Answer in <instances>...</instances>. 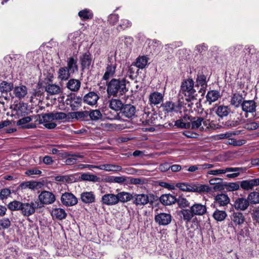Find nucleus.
Listing matches in <instances>:
<instances>
[{"mask_svg": "<svg viewBox=\"0 0 259 259\" xmlns=\"http://www.w3.org/2000/svg\"><path fill=\"white\" fill-rule=\"evenodd\" d=\"M228 51L231 56L235 57L240 56L246 61L247 55H256V58H259V49H256L253 46H246L243 48L242 45H237L229 47Z\"/></svg>", "mask_w": 259, "mask_h": 259, "instance_id": "obj_1", "label": "nucleus"}, {"mask_svg": "<svg viewBox=\"0 0 259 259\" xmlns=\"http://www.w3.org/2000/svg\"><path fill=\"white\" fill-rule=\"evenodd\" d=\"M125 79H112L107 85V93L110 96H118L122 95L128 90L126 88Z\"/></svg>", "mask_w": 259, "mask_h": 259, "instance_id": "obj_2", "label": "nucleus"}, {"mask_svg": "<svg viewBox=\"0 0 259 259\" xmlns=\"http://www.w3.org/2000/svg\"><path fill=\"white\" fill-rule=\"evenodd\" d=\"M187 118L190 121L189 122H190V127L194 130L199 128L200 131H206L216 127L215 123L209 119L203 121L202 117L190 116H188Z\"/></svg>", "mask_w": 259, "mask_h": 259, "instance_id": "obj_3", "label": "nucleus"}, {"mask_svg": "<svg viewBox=\"0 0 259 259\" xmlns=\"http://www.w3.org/2000/svg\"><path fill=\"white\" fill-rule=\"evenodd\" d=\"M180 92L189 98V99L195 98L196 91L194 88V81L192 79H188L183 81L181 85Z\"/></svg>", "mask_w": 259, "mask_h": 259, "instance_id": "obj_4", "label": "nucleus"}, {"mask_svg": "<svg viewBox=\"0 0 259 259\" xmlns=\"http://www.w3.org/2000/svg\"><path fill=\"white\" fill-rule=\"evenodd\" d=\"M37 207L36 202L31 201L28 202L22 203L21 212L24 215L28 217L33 214Z\"/></svg>", "mask_w": 259, "mask_h": 259, "instance_id": "obj_5", "label": "nucleus"}, {"mask_svg": "<svg viewBox=\"0 0 259 259\" xmlns=\"http://www.w3.org/2000/svg\"><path fill=\"white\" fill-rule=\"evenodd\" d=\"M187 192H197L201 194L204 192L208 193L211 191L210 187L206 185L187 183Z\"/></svg>", "mask_w": 259, "mask_h": 259, "instance_id": "obj_6", "label": "nucleus"}, {"mask_svg": "<svg viewBox=\"0 0 259 259\" xmlns=\"http://www.w3.org/2000/svg\"><path fill=\"white\" fill-rule=\"evenodd\" d=\"M44 121H52L53 120H60L63 119H68V113L66 114L64 112H51L49 113L44 114Z\"/></svg>", "mask_w": 259, "mask_h": 259, "instance_id": "obj_7", "label": "nucleus"}, {"mask_svg": "<svg viewBox=\"0 0 259 259\" xmlns=\"http://www.w3.org/2000/svg\"><path fill=\"white\" fill-rule=\"evenodd\" d=\"M38 199L41 204L48 205L54 203L56 200L54 194L48 191H44L38 196Z\"/></svg>", "mask_w": 259, "mask_h": 259, "instance_id": "obj_8", "label": "nucleus"}, {"mask_svg": "<svg viewBox=\"0 0 259 259\" xmlns=\"http://www.w3.org/2000/svg\"><path fill=\"white\" fill-rule=\"evenodd\" d=\"M61 201L64 205L67 206H73L78 202L77 198L73 194L67 192L62 194Z\"/></svg>", "mask_w": 259, "mask_h": 259, "instance_id": "obj_9", "label": "nucleus"}, {"mask_svg": "<svg viewBox=\"0 0 259 259\" xmlns=\"http://www.w3.org/2000/svg\"><path fill=\"white\" fill-rule=\"evenodd\" d=\"M171 215L167 213H160L155 217V222L159 225L162 226L169 224L171 221Z\"/></svg>", "mask_w": 259, "mask_h": 259, "instance_id": "obj_10", "label": "nucleus"}, {"mask_svg": "<svg viewBox=\"0 0 259 259\" xmlns=\"http://www.w3.org/2000/svg\"><path fill=\"white\" fill-rule=\"evenodd\" d=\"M101 202L106 205H115L118 204L117 195L112 193L105 194L102 196Z\"/></svg>", "mask_w": 259, "mask_h": 259, "instance_id": "obj_11", "label": "nucleus"}, {"mask_svg": "<svg viewBox=\"0 0 259 259\" xmlns=\"http://www.w3.org/2000/svg\"><path fill=\"white\" fill-rule=\"evenodd\" d=\"M248 200L243 197L237 198L234 202L233 206L236 210H245L249 206Z\"/></svg>", "mask_w": 259, "mask_h": 259, "instance_id": "obj_12", "label": "nucleus"}, {"mask_svg": "<svg viewBox=\"0 0 259 259\" xmlns=\"http://www.w3.org/2000/svg\"><path fill=\"white\" fill-rule=\"evenodd\" d=\"M164 95L158 92L151 93L149 96V102L151 105H156L163 100Z\"/></svg>", "mask_w": 259, "mask_h": 259, "instance_id": "obj_13", "label": "nucleus"}, {"mask_svg": "<svg viewBox=\"0 0 259 259\" xmlns=\"http://www.w3.org/2000/svg\"><path fill=\"white\" fill-rule=\"evenodd\" d=\"M98 100V95L94 92H89L85 94L83 97V102L91 106L96 105Z\"/></svg>", "mask_w": 259, "mask_h": 259, "instance_id": "obj_14", "label": "nucleus"}, {"mask_svg": "<svg viewBox=\"0 0 259 259\" xmlns=\"http://www.w3.org/2000/svg\"><path fill=\"white\" fill-rule=\"evenodd\" d=\"M191 208L194 215H203L207 212L206 206L200 203H195Z\"/></svg>", "mask_w": 259, "mask_h": 259, "instance_id": "obj_15", "label": "nucleus"}, {"mask_svg": "<svg viewBox=\"0 0 259 259\" xmlns=\"http://www.w3.org/2000/svg\"><path fill=\"white\" fill-rule=\"evenodd\" d=\"M256 105L253 100H244L241 104V108L246 113H253L256 111Z\"/></svg>", "mask_w": 259, "mask_h": 259, "instance_id": "obj_16", "label": "nucleus"}, {"mask_svg": "<svg viewBox=\"0 0 259 259\" xmlns=\"http://www.w3.org/2000/svg\"><path fill=\"white\" fill-rule=\"evenodd\" d=\"M258 186H259V178L242 181L240 183V187L245 190H251L254 187Z\"/></svg>", "mask_w": 259, "mask_h": 259, "instance_id": "obj_17", "label": "nucleus"}, {"mask_svg": "<svg viewBox=\"0 0 259 259\" xmlns=\"http://www.w3.org/2000/svg\"><path fill=\"white\" fill-rule=\"evenodd\" d=\"M230 219L231 222L235 226L242 225L245 221L244 215L239 211H233L230 215Z\"/></svg>", "mask_w": 259, "mask_h": 259, "instance_id": "obj_18", "label": "nucleus"}, {"mask_svg": "<svg viewBox=\"0 0 259 259\" xmlns=\"http://www.w3.org/2000/svg\"><path fill=\"white\" fill-rule=\"evenodd\" d=\"M134 203L136 205H145L149 201L148 195L145 194H135L133 196Z\"/></svg>", "mask_w": 259, "mask_h": 259, "instance_id": "obj_19", "label": "nucleus"}, {"mask_svg": "<svg viewBox=\"0 0 259 259\" xmlns=\"http://www.w3.org/2000/svg\"><path fill=\"white\" fill-rule=\"evenodd\" d=\"M116 64L115 62H110L107 64L106 71L103 75V80H108L111 77H112L115 72Z\"/></svg>", "mask_w": 259, "mask_h": 259, "instance_id": "obj_20", "label": "nucleus"}, {"mask_svg": "<svg viewBox=\"0 0 259 259\" xmlns=\"http://www.w3.org/2000/svg\"><path fill=\"white\" fill-rule=\"evenodd\" d=\"M239 170V167H226L222 169H212L207 172L206 176L207 177L209 175L219 176L230 171H238Z\"/></svg>", "mask_w": 259, "mask_h": 259, "instance_id": "obj_21", "label": "nucleus"}, {"mask_svg": "<svg viewBox=\"0 0 259 259\" xmlns=\"http://www.w3.org/2000/svg\"><path fill=\"white\" fill-rule=\"evenodd\" d=\"M80 199L84 203H92L95 202L96 196L94 192L84 191L80 194Z\"/></svg>", "mask_w": 259, "mask_h": 259, "instance_id": "obj_22", "label": "nucleus"}, {"mask_svg": "<svg viewBox=\"0 0 259 259\" xmlns=\"http://www.w3.org/2000/svg\"><path fill=\"white\" fill-rule=\"evenodd\" d=\"M43 186L44 184L41 182L28 181L21 183L20 185V187L22 189L28 188L31 190H34L40 189Z\"/></svg>", "mask_w": 259, "mask_h": 259, "instance_id": "obj_23", "label": "nucleus"}, {"mask_svg": "<svg viewBox=\"0 0 259 259\" xmlns=\"http://www.w3.org/2000/svg\"><path fill=\"white\" fill-rule=\"evenodd\" d=\"M89 116V111H82L68 113V119H76L77 120H84Z\"/></svg>", "mask_w": 259, "mask_h": 259, "instance_id": "obj_24", "label": "nucleus"}, {"mask_svg": "<svg viewBox=\"0 0 259 259\" xmlns=\"http://www.w3.org/2000/svg\"><path fill=\"white\" fill-rule=\"evenodd\" d=\"M117 203H126L133 199V195L129 192L122 191L117 194Z\"/></svg>", "mask_w": 259, "mask_h": 259, "instance_id": "obj_25", "label": "nucleus"}, {"mask_svg": "<svg viewBox=\"0 0 259 259\" xmlns=\"http://www.w3.org/2000/svg\"><path fill=\"white\" fill-rule=\"evenodd\" d=\"M98 169L107 171L117 172L122 171L121 166L112 164H106L99 165Z\"/></svg>", "mask_w": 259, "mask_h": 259, "instance_id": "obj_26", "label": "nucleus"}, {"mask_svg": "<svg viewBox=\"0 0 259 259\" xmlns=\"http://www.w3.org/2000/svg\"><path fill=\"white\" fill-rule=\"evenodd\" d=\"M160 201L165 205H170L177 201L176 198L170 194L162 195L160 197Z\"/></svg>", "mask_w": 259, "mask_h": 259, "instance_id": "obj_27", "label": "nucleus"}, {"mask_svg": "<svg viewBox=\"0 0 259 259\" xmlns=\"http://www.w3.org/2000/svg\"><path fill=\"white\" fill-rule=\"evenodd\" d=\"M136 113L135 107L130 104L123 105L122 109V115L127 118H131L134 116Z\"/></svg>", "mask_w": 259, "mask_h": 259, "instance_id": "obj_28", "label": "nucleus"}, {"mask_svg": "<svg viewBox=\"0 0 259 259\" xmlns=\"http://www.w3.org/2000/svg\"><path fill=\"white\" fill-rule=\"evenodd\" d=\"M243 96L239 93H234L231 96L230 99V104L235 108H238L243 102Z\"/></svg>", "mask_w": 259, "mask_h": 259, "instance_id": "obj_29", "label": "nucleus"}, {"mask_svg": "<svg viewBox=\"0 0 259 259\" xmlns=\"http://www.w3.org/2000/svg\"><path fill=\"white\" fill-rule=\"evenodd\" d=\"M230 112V107L223 105L219 106L215 110V113L221 118L227 116Z\"/></svg>", "mask_w": 259, "mask_h": 259, "instance_id": "obj_30", "label": "nucleus"}, {"mask_svg": "<svg viewBox=\"0 0 259 259\" xmlns=\"http://www.w3.org/2000/svg\"><path fill=\"white\" fill-rule=\"evenodd\" d=\"M71 73H74L78 70L77 59L71 57L68 58L67 61V67H66Z\"/></svg>", "mask_w": 259, "mask_h": 259, "instance_id": "obj_31", "label": "nucleus"}, {"mask_svg": "<svg viewBox=\"0 0 259 259\" xmlns=\"http://www.w3.org/2000/svg\"><path fill=\"white\" fill-rule=\"evenodd\" d=\"M109 107L111 109L118 112V111L122 110L123 104L119 99H112L109 101Z\"/></svg>", "mask_w": 259, "mask_h": 259, "instance_id": "obj_32", "label": "nucleus"}, {"mask_svg": "<svg viewBox=\"0 0 259 259\" xmlns=\"http://www.w3.org/2000/svg\"><path fill=\"white\" fill-rule=\"evenodd\" d=\"M164 111L166 112H177L179 109V105H177L171 101H166L162 104Z\"/></svg>", "mask_w": 259, "mask_h": 259, "instance_id": "obj_33", "label": "nucleus"}, {"mask_svg": "<svg viewBox=\"0 0 259 259\" xmlns=\"http://www.w3.org/2000/svg\"><path fill=\"white\" fill-rule=\"evenodd\" d=\"M81 82L78 79H70L67 83V88L72 92H77L80 88Z\"/></svg>", "mask_w": 259, "mask_h": 259, "instance_id": "obj_34", "label": "nucleus"}, {"mask_svg": "<svg viewBox=\"0 0 259 259\" xmlns=\"http://www.w3.org/2000/svg\"><path fill=\"white\" fill-rule=\"evenodd\" d=\"M14 94L17 98L22 99L27 94V88L24 85L16 87L14 90Z\"/></svg>", "mask_w": 259, "mask_h": 259, "instance_id": "obj_35", "label": "nucleus"}, {"mask_svg": "<svg viewBox=\"0 0 259 259\" xmlns=\"http://www.w3.org/2000/svg\"><path fill=\"white\" fill-rule=\"evenodd\" d=\"M51 214L53 218L61 220L66 218L67 213L65 210L60 208H56L52 210Z\"/></svg>", "mask_w": 259, "mask_h": 259, "instance_id": "obj_36", "label": "nucleus"}, {"mask_svg": "<svg viewBox=\"0 0 259 259\" xmlns=\"http://www.w3.org/2000/svg\"><path fill=\"white\" fill-rule=\"evenodd\" d=\"M215 200L219 206H225L229 203L230 198L227 195L221 194L215 196Z\"/></svg>", "mask_w": 259, "mask_h": 259, "instance_id": "obj_37", "label": "nucleus"}, {"mask_svg": "<svg viewBox=\"0 0 259 259\" xmlns=\"http://www.w3.org/2000/svg\"><path fill=\"white\" fill-rule=\"evenodd\" d=\"M221 97L220 93L219 91L215 90H212L209 91L206 96L207 101L209 104L214 102Z\"/></svg>", "mask_w": 259, "mask_h": 259, "instance_id": "obj_38", "label": "nucleus"}, {"mask_svg": "<svg viewBox=\"0 0 259 259\" xmlns=\"http://www.w3.org/2000/svg\"><path fill=\"white\" fill-rule=\"evenodd\" d=\"M196 83L197 84L196 87H198L200 85L201 88L200 89L199 92L201 93L203 92L204 91V89L207 86L206 77L203 74L198 75L196 79Z\"/></svg>", "mask_w": 259, "mask_h": 259, "instance_id": "obj_39", "label": "nucleus"}, {"mask_svg": "<svg viewBox=\"0 0 259 259\" xmlns=\"http://www.w3.org/2000/svg\"><path fill=\"white\" fill-rule=\"evenodd\" d=\"M180 213L181 218L186 222H190L194 216L191 207L190 209H185L181 210Z\"/></svg>", "mask_w": 259, "mask_h": 259, "instance_id": "obj_40", "label": "nucleus"}, {"mask_svg": "<svg viewBox=\"0 0 259 259\" xmlns=\"http://www.w3.org/2000/svg\"><path fill=\"white\" fill-rule=\"evenodd\" d=\"M81 64L83 68H89L92 63L91 55L85 53L80 57Z\"/></svg>", "mask_w": 259, "mask_h": 259, "instance_id": "obj_41", "label": "nucleus"}, {"mask_svg": "<svg viewBox=\"0 0 259 259\" xmlns=\"http://www.w3.org/2000/svg\"><path fill=\"white\" fill-rule=\"evenodd\" d=\"M71 74L66 67H61L58 72V77L61 80H67Z\"/></svg>", "mask_w": 259, "mask_h": 259, "instance_id": "obj_42", "label": "nucleus"}, {"mask_svg": "<svg viewBox=\"0 0 259 259\" xmlns=\"http://www.w3.org/2000/svg\"><path fill=\"white\" fill-rule=\"evenodd\" d=\"M80 178L83 181L92 182H99L100 181V178L95 175L91 174L90 173L81 174Z\"/></svg>", "mask_w": 259, "mask_h": 259, "instance_id": "obj_43", "label": "nucleus"}, {"mask_svg": "<svg viewBox=\"0 0 259 259\" xmlns=\"http://www.w3.org/2000/svg\"><path fill=\"white\" fill-rule=\"evenodd\" d=\"M103 115L106 119L110 120L117 119L118 118L119 114L116 111H111L109 109H106L103 111Z\"/></svg>", "mask_w": 259, "mask_h": 259, "instance_id": "obj_44", "label": "nucleus"}, {"mask_svg": "<svg viewBox=\"0 0 259 259\" xmlns=\"http://www.w3.org/2000/svg\"><path fill=\"white\" fill-rule=\"evenodd\" d=\"M227 214L225 211L220 210L217 209L213 213L212 217L218 222L224 221L227 217Z\"/></svg>", "mask_w": 259, "mask_h": 259, "instance_id": "obj_45", "label": "nucleus"}, {"mask_svg": "<svg viewBox=\"0 0 259 259\" xmlns=\"http://www.w3.org/2000/svg\"><path fill=\"white\" fill-rule=\"evenodd\" d=\"M46 91L50 95H56L60 93V88L55 84H49L45 89Z\"/></svg>", "mask_w": 259, "mask_h": 259, "instance_id": "obj_46", "label": "nucleus"}, {"mask_svg": "<svg viewBox=\"0 0 259 259\" xmlns=\"http://www.w3.org/2000/svg\"><path fill=\"white\" fill-rule=\"evenodd\" d=\"M188 116L187 115L184 116L183 119L176 120L175 125L181 128H190V122L187 121L188 120L187 118Z\"/></svg>", "mask_w": 259, "mask_h": 259, "instance_id": "obj_47", "label": "nucleus"}, {"mask_svg": "<svg viewBox=\"0 0 259 259\" xmlns=\"http://www.w3.org/2000/svg\"><path fill=\"white\" fill-rule=\"evenodd\" d=\"M82 99L79 97H74L70 101V106L72 110H76L81 105Z\"/></svg>", "mask_w": 259, "mask_h": 259, "instance_id": "obj_48", "label": "nucleus"}, {"mask_svg": "<svg viewBox=\"0 0 259 259\" xmlns=\"http://www.w3.org/2000/svg\"><path fill=\"white\" fill-rule=\"evenodd\" d=\"M78 16L82 20H88L92 19L93 14L91 10L86 9L79 11Z\"/></svg>", "mask_w": 259, "mask_h": 259, "instance_id": "obj_49", "label": "nucleus"}, {"mask_svg": "<svg viewBox=\"0 0 259 259\" xmlns=\"http://www.w3.org/2000/svg\"><path fill=\"white\" fill-rule=\"evenodd\" d=\"M132 22L126 19H122L117 26V29L118 31L124 30L132 26Z\"/></svg>", "mask_w": 259, "mask_h": 259, "instance_id": "obj_50", "label": "nucleus"}, {"mask_svg": "<svg viewBox=\"0 0 259 259\" xmlns=\"http://www.w3.org/2000/svg\"><path fill=\"white\" fill-rule=\"evenodd\" d=\"M16 114L18 116H23L26 113V105L24 103H19L15 107Z\"/></svg>", "mask_w": 259, "mask_h": 259, "instance_id": "obj_51", "label": "nucleus"}, {"mask_svg": "<svg viewBox=\"0 0 259 259\" xmlns=\"http://www.w3.org/2000/svg\"><path fill=\"white\" fill-rule=\"evenodd\" d=\"M148 60L145 56L139 57L135 63V65L140 69L144 68L147 64Z\"/></svg>", "mask_w": 259, "mask_h": 259, "instance_id": "obj_52", "label": "nucleus"}, {"mask_svg": "<svg viewBox=\"0 0 259 259\" xmlns=\"http://www.w3.org/2000/svg\"><path fill=\"white\" fill-rule=\"evenodd\" d=\"M89 116L92 120H98L101 119L102 117V114L99 109L92 110L89 111Z\"/></svg>", "mask_w": 259, "mask_h": 259, "instance_id": "obj_53", "label": "nucleus"}, {"mask_svg": "<svg viewBox=\"0 0 259 259\" xmlns=\"http://www.w3.org/2000/svg\"><path fill=\"white\" fill-rule=\"evenodd\" d=\"M240 186L239 182H230L225 184L224 187L228 191H234L238 190Z\"/></svg>", "mask_w": 259, "mask_h": 259, "instance_id": "obj_54", "label": "nucleus"}, {"mask_svg": "<svg viewBox=\"0 0 259 259\" xmlns=\"http://www.w3.org/2000/svg\"><path fill=\"white\" fill-rule=\"evenodd\" d=\"M248 202L252 204L259 203V193L257 192H251L247 196Z\"/></svg>", "mask_w": 259, "mask_h": 259, "instance_id": "obj_55", "label": "nucleus"}, {"mask_svg": "<svg viewBox=\"0 0 259 259\" xmlns=\"http://www.w3.org/2000/svg\"><path fill=\"white\" fill-rule=\"evenodd\" d=\"M22 202L14 200L8 204V208L12 211L21 210Z\"/></svg>", "mask_w": 259, "mask_h": 259, "instance_id": "obj_56", "label": "nucleus"}, {"mask_svg": "<svg viewBox=\"0 0 259 259\" xmlns=\"http://www.w3.org/2000/svg\"><path fill=\"white\" fill-rule=\"evenodd\" d=\"M13 87V84L11 83L3 81L0 84V92L8 93L12 90Z\"/></svg>", "mask_w": 259, "mask_h": 259, "instance_id": "obj_57", "label": "nucleus"}, {"mask_svg": "<svg viewBox=\"0 0 259 259\" xmlns=\"http://www.w3.org/2000/svg\"><path fill=\"white\" fill-rule=\"evenodd\" d=\"M11 225V222L9 219L4 218L0 219V231L8 229Z\"/></svg>", "mask_w": 259, "mask_h": 259, "instance_id": "obj_58", "label": "nucleus"}, {"mask_svg": "<svg viewBox=\"0 0 259 259\" xmlns=\"http://www.w3.org/2000/svg\"><path fill=\"white\" fill-rule=\"evenodd\" d=\"M44 114L41 115V117H40L39 119V123H44V126L48 129L52 130L55 128L57 124L54 122H52V121H47L45 122L44 121Z\"/></svg>", "mask_w": 259, "mask_h": 259, "instance_id": "obj_59", "label": "nucleus"}, {"mask_svg": "<svg viewBox=\"0 0 259 259\" xmlns=\"http://www.w3.org/2000/svg\"><path fill=\"white\" fill-rule=\"evenodd\" d=\"M259 126V124L255 122H248L245 123L243 127L248 130H254L257 129Z\"/></svg>", "mask_w": 259, "mask_h": 259, "instance_id": "obj_60", "label": "nucleus"}, {"mask_svg": "<svg viewBox=\"0 0 259 259\" xmlns=\"http://www.w3.org/2000/svg\"><path fill=\"white\" fill-rule=\"evenodd\" d=\"M178 204L180 207H187L189 206V202L185 198L180 197L177 200Z\"/></svg>", "mask_w": 259, "mask_h": 259, "instance_id": "obj_61", "label": "nucleus"}, {"mask_svg": "<svg viewBox=\"0 0 259 259\" xmlns=\"http://www.w3.org/2000/svg\"><path fill=\"white\" fill-rule=\"evenodd\" d=\"M32 118L30 116L25 117L18 120L17 122V124L18 125H21L23 127H25V125H24L30 122Z\"/></svg>", "mask_w": 259, "mask_h": 259, "instance_id": "obj_62", "label": "nucleus"}, {"mask_svg": "<svg viewBox=\"0 0 259 259\" xmlns=\"http://www.w3.org/2000/svg\"><path fill=\"white\" fill-rule=\"evenodd\" d=\"M9 255L7 256V259H17L18 257L17 251L14 249H10L7 251Z\"/></svg>", "mask_w": 259, "mask_h": 259, "instance_id": "obj_63", "label": "nucleus"}, {"mask_svg": "<svg viewBox=\"0 0 259 259\" xmlns=\"http://www.w3.org/2000/svg\"><path fill=\"white\" fill-rule=\"evenodd\" d=\"M119 19V16L117 14H111L108 17V21L109 23L111 25H115L116 22L118 21Z\"/></svg>", "mask_w": 259, "mask_h": 259, "instance_id": "obj_64", "label": "nucleus"}]
</instances>
